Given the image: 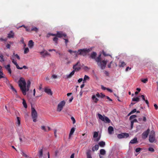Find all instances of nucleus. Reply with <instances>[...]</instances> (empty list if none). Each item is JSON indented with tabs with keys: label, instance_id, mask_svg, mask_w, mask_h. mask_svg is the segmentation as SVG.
Returning <instances> with one entry per match:
<instances>
[{
	"label": "nucleus",
	"instance_id": "f8f14e48",
	"mask_svg": "<svg viewBox=\"0 0 158 158\" xmlns=\"http://www.w3.org/2000/svg\"><path fill=\"white\" fill-rule=\"evenodd\" d=\"M150 130L148 128L146 131L144 132L142 134V138L143 139H145L148 136V134Z\"/></svg>",
	"mask_w": 158,
	"mask_h": 158
},
{
	"label": "nucleus",
	"instance_id": "338daca9",
	"mask_svg": "<svg viewBox=\"0 0 158 158\" xmlns=\"http://www.w3.org/2000/svg\"><path fill=\"white\" fill-rule=\"evenodd\" d=\"M106 97L107 99H108L109 101H112V99H110L108 96H106Z\"/></svg>",
	"mask_w": 158,
	"mask_h": 158
},
{
	"label": "nucleus",
	"instance_id": "680f3d73",
	"mask_svg": "<svg viewBox=\"0 0 158 158\" xmlns=\"http://www.w3.org/2000/svg\"><path fill=\"white\" fill-rule=\"evenodd\" d=\"M144 101H145V103L147 105V106H148V107H149V102H148V101L147 100H145Z\"/></svg>",
	"mask_w": 158,
	"mask_h": 158
},
{
	"label": "nucleus",
	"instance_id": "1a4fd4ad",
	"mask_svg": "<svg viewBox=\"0 0 158 158\" xmlns=\"http://www.w3.org/2000/svg\"><path fill=\"white\" fill-rule=\"evenodd\" d=\"M129 136V134L126 133H122L117 135V137L119 139L127 138Z\"/></svg>",
	"mask_w": 158,
	"mask_h": 158
},
{
	"label": "nucleus",
	"instance_id": "4d7b16f0",
	"mask_svg": "<svg viewBox=\"0 0 158 158\" xmlns=\"http://www.w3.org/2000/svg\"><path fill=\"white\" fill-rule=\"evenodd\" d=\"M21 41V42L23 44H24V46H26V44H25L24 43V40H23V39L22 38V39L21 40H20Z\"/></svg>",
	"mask_w": 158,
	"mask_h": 158
},
{
	"label": "nucleus",
	"instance_id": "9d476101",
	"mask_svg": "<svg viewBox=\"0 0 158 158\" xmlns=\"http://www.w3.org/2000/svg\"><path fill=\"white\" fill-rule=\"evenodd\" d=\"M66 34L62 31H57L56 33V37L59 38H61L63 37H66Z\"/></svg>",
	"mask_w": 158,
	"mask_h": 158
},
{
	"label": "nucleus",
	"instance_id": "aec40b11",
	"mask_svg": "<svg viewBox=\"0 0 158 158\" xmlns=\"http://www.w3.org/2000/svg\"><path fill=\"white\" fill-rule=\"evenodd\" d=\"M138 143V141L137 140V138H135L134 139H132L131 140V141L130 142V143Z\"/></svg>",
	"mask_w": 158,
	"mask_h": 158
},
{
	"label": "nucleus",
	"instance_id": "8fccbe9b",
	"mask_svg": "<svg viewBox=\"0 0 158 158\" xmlns=\"http://www.w3.org/2000/svg\"><path fill=\"white\" fill-rule=\"evenodd\" d=\"M106 96L105 95L102 94V93L100 94V97H101V98H103L105 97H106Z\"/></svg>",
	"mask_w": 158,
	"mask_h": 158
},
{
	"label": "nucleus",
	"instance_id": "a878e982",
	"mask_svg": "<svg viewBox=\"0 0 158 158\" xmlns=\"http://www.w3.org/2000/svg\"><path fill=\"white\" fill-rule=\"evenodd\" d=\"M23 105L24 107L25 108H27V105L26 101L24 99H23Z\"/></svg>",
	"mask_w": 158,
	"mask_h": 158
},
{
	"label": "nucleus",
	"instance_id": "de8ad7c7",
	"mask_svg": "<svg viewBox=\"0 0 158 158\" xmlns=\"http://www.w3.org/2000/svg\"><path fill=\"white\" fill-rule=\"evenodd\" d=\"M141 149L140 148H137L135 149V152H139L141 150Z\"/></svg>",
	"mask_w": 158,
	"mask_h": 158
},
{
	"label": "nucleus",
	"instance_id": "37998d69",
	"mask_svg": "<svg viewBox=\"0 0 158 158\" xmlns=\"http://www.w3.org/2000/svg\"><path fill=\"white\" fill-rule=\"evenodd\" d=\"M148 81V79L147 78L141 80V81L144 83H146Z\"/></svg>",
	"mask_w": 158,
	"mask_h": 158
},
{
	"label": "nucleus",
	"instance_id": "5701e85b",
	"mask_svg": "<svg viewBox=\"0 0 158 158\" xmlns=\"http://www.w3.org/2000/svg\"><path fill=\"white\" fill-rule=\"evenodd\" d=\"M100 155H105L106 154V152L104 149H101L100 151Z\"/></svg>",
	"mask_w": 158,
	"mask_h": 158
},
{
	"label": "nucleus",
	"instance_id": "cd10ccee",
	"mask_svg": "<svg viewBox=\"0 0 158 158\" xmlns=\"http://www.w3.org/2000/svg\"><path fill=\"white\" fill-rule=\"evenodd\" d=\"M139 101V98L137 97L136 98H134L132 99V101L133 102H138Z\"/></svg>",
	"mask_w": 158,
	"mask_h": 158
},
{
	"label": "nucleus",
	"instance_id": "dca6fc26",
	"mask_svg": "<svg viewBox=\"0 0 158 158\" xmlns=\"http://www.w3.org/2000/svg\"><path fill=\"white\" fill-rule=\"evenodd\" d=\"M75 131V128L74 127H73L71 128L69 135V139L70 138L71 135L73 134Z\"/></svg>",
	"mask_w": 158,
	"mask_h": 158
},
{
	"label": "nucleus",
	"instance_id": "423d86ee",
	"mask_svg": "<svg viewBox=\"0 0 158 158\" xmlns=\"http://www.w3.org/2000/svg\"><path fill=\"white\" fill-rule=\"evenodd\" d=\"M98 115L99 118L102 121L105 122L107 123H109L110 122V120L107 117H104L100 114H98Z\"/></svg>",
	"mask_w": 158,
	"mask_h": 158
},
{
	"label": "nucleus",
	"instance_id": "2eb2a0df",
	"mask_svg": "<svg viewBox=\"0 0 158 158\" xmlns=\"http://www.w3.org/2000/svg\"><path fill=\"white\" fill-rule=\"evenodd\" d=\"M97 55V53L96 52H93L92 53H91L90 55V57L91 58L94 59L96 61V60L97 59V57L96 58V56Z\"/></svg>",
	"mask_w": 158,
	"mask_h": 158
},
{
	"label": "nucleus",
	"instance_id": "7c9ffc66",
	"mask_svg": "<svg viewBox=\"0 0 158 158\" xmlns=\"http://www.w3.org/2000/svg\"><path fill=\"white\" fill-rule=\"evenodd\" d=\"M98 132H94V133L93 137L94 138L98 137Z\"/></svg>",
	"mask_w": 158,
	"mask_h": 158
},
{
	"label": "nucleus",
	"instance_id": "6ab92c4d",
	"mask_svg": "<svg viewBox=\"0 0 158 158\" xmlns=\"http://www.w3.org/2000/svg\"><path fill=\"white\" fill-rule=\"evenodd\" d=\"M28 45L29 47L30 48H32L33 47L34 42L32 40H30L29 41Z\"/></svg>",
	"mask_w": 158,
	"mask_h": 158
},
{
	"label": "nucleus",
	"instance_id": "393cba45",
	"mask_svg": "<svg viewBox=\"0 0 158 158\" xmlns=\"http://www.w3.org/2000/svg\"><path fill=\"white\" fill-rule=\"evenodd\" d=\"M92 98L93 100H95L94 101L95 103H97V102L98 101V99L97 98H96V96L95 95H93L92 96Z\"/></svg>",
	"mask_w": 158,
	"mask_h": 158
},
{
	"label": "nucleus",
	"instance_id": "13d9d810",
	"mask_svg": "<svg viewBox=\"0 0 158 158\" xmlns=\"http://www.w3.org/2000/svg\"><path fill=\"white\" fill-rule=\"evenodd\" d=\"M40 53L43 56H44V50L43 51L40 52Z\"/></svg>",
	"mask_w": 158,
	"mask_h": 158
},
{
	"label": "nucleus",
	"instance_id": "6e6d98bb",
	"mask_svg": "<svg viewBox=\"0 0 158 158\" xmlns=\"http://www.w3.org/2000/svg\"><path fill=\"white\" fill-rule=\"evenodd\" d=\"M101 88L103 90H107V88H106V87H104L102 85L101 86Z\"/></svg>",
	"mask_w": 158,
	"mask_h": 158
},
{
	"label": "nucleus",
	"instance_id": "e433bc0d",
	"mask_svg": "<svg viewBox=\"0 0 158 158\" xmlns=\"http://www.w3.org/2000/svg\"><path fill=\"white\" fill-rule=\"evenodd\" d=\"M15 36V34L14 32H13L12 31H10V38H14Z\"/></svg>",
	"mask_w": 158,
	"mask_h": 158
},
{
	"label": "nucleus",
	"instance_id": "c756f323",
	"mask_svg": "<svg viewBox=\"0 0 158 158\" xmlns=\"http://www.w3.org/2000/svg\"><path fill=\"white\" fill-rule=\"evenodd\" d=\"M5 67L8 70V73H10V65L9 64L5 66Z\"/></svg>",
	"mask_w": 158,
	"mask_h": 158
},
{
	"label": "nucleus",
	"instance_id": "58836bf2",
	"mask_svg": "<svg viewBox=\"0 0 158 158\" xmlns=\"http://www.w3.org/2000/svg\"><path fill=\"white\" fill-rule=\"evenodd\" d=\"M148 151L152 152H154V149L152 147H149L148 148Z\"/></svg>",
	"mask_w": 158,
	"mask_h": 158
},
{
	"label": "nucleus",
	"instance_id": "79ce46f5",
	"mask_svg": "<svg viewBox=\"0 0 158 158\" xmlns=\"http://www.w3.org/2000/svg\"><path fill=\"white\" fill-rule=\"evenodd\" d=\"M126 65V64L124 62H121V64L120 66L121 67H124Z\"/></svg>",
	"mask_w": 158,
	"mask_h": 158
},
{
	"label": "nucleus",
	"instance_id": "4be33fe9",
	"mask_svg": "<svg viewBox=\"0 0 158 158\" xmlns=\"http://www.w3.org/2000/svg\"><path fill=\"white\" fill-rule=\"evenodd\" d=\"M99 145L100 147H103L105 145V143L104 141H101L99 143Z\"/></svg>",
	"mask_w": 158,
	"mask_h": 158
},
{
	"label": "nucleus",
	"instance_id": "5fc2aeb1",
	"mask_svg": "<svg viewBox=\"0 0 158 158\" xmlns=\"http://www.w3.org/2000/svg\"><path fill=\"white\" fill-rule=\"evenodd\" d=\"M31 84V82L29 81H27V85L26 86L30 87Z\"/></svg>",
	"mask_w": 158,
	"mask_h": 158
},
{
	"label": "nucleus",
	"instance_id": "72a5a7b5",
	"mask_svg": "<svg viewBox=\"0 0 158 158\" xmlns=\"http://www.w3.org/2000/svg\"><path fill=\"white\" fill-rule=\"evenodd\" d=\"M137 117V116L135 115H132L130 117L129 119L130 120H131L132 119L135 118Z\"/></svg>",
	"mask_w": 158,
	"mask_h": 158
},
{
	"label": "nucleus",
	"instance_id": "ea45409f",
	"mask_svg": "<svg viewBox=\"0 0 158 158\" xmlns=\"http://www.w3.org/2000/svg\"><path fill=\"white\" fill-rule=\"evenodd\" d=\"M84 69L85 71H88L90 69V68H89L87 66H84Z\"/></svg>",
	"mask_w": 158,
	"mask_h": 158
},
{
	"label": "nucleus",
	"instance_id": "412c9836",
	"mask_svg": "<svg viewBox=\"0 0 158 158\" xmlns=\"http://www.w3.org/2000/svg\"><path fill=\"white\" fill-rule=\"evenodd\" d=\"M99 148V146L98 145L96 144L95 145V146L93 147L92 148V151L93 152H94L95 151L97 150Z\"/></svg>",
	"mask_w": 158,
	"mask_h": 158
},
{
	"label": "nucleus",
	"instance_id": "f704fd0d",
	"mask_svg": "<svg viewBox=\"0 0 158 158\" xmlns=\"http://www.w3.org/2000/svg\"><path fill=\"white\" fill-rule=\"evenodd\" d=\"M29 52V49L28 48H25L24 51V53L26 54Z\"/></svg>",
	"mask_w": 158,
	"mask_h": 158
},
{
	"label": "nucleus",
	"instance_id": "c85d7f7f",
	"mask_svg": "<svg viewBox=\"0 0 158 158\" xmlns=\"http://www.w3.org/2000/svg\"><path fill=\"white\" fill-rule=\"evenodd\" d=\"M41 128L42 130H44V131H48L47 127L44 126H41Z\"/></svg>",
	"mask_w": 158,
	"mask_h": 158
},
{
	"label": "nucleus",
	"instance_id": "3c124183",
	"mask_svg": "<svg viewBox=\"0 0 158 158\" xmlns=\"http://www.w3.org/2000/svg\"><path fill=\"white\" fill-rule=\"evenodd\" d=\"M3 56L2 55H1L0 56V58H1V60H0V61H4V59L3 58Z\"/></svg>",
	"mask_w": 158,
	"mask_h": 158
},
{
	"label": "nucleus",
	"instance_id": "c9c22d12",
	"mask_svg": "<svg viewBox=\"0 0 158 158\" xmlns=\"http://www.w3.org/2000/svg\"><path fill=\"white\" fill-rule=\"evenodd\" d=\"M89 77L87 75H85L84 76L83 81H85L87 80H89Z\"/></svg>",
	"mask_w": 158,
	"mask_h": 158
},
{
	"label": "nucleus",
	"instance_id": "4c0bfd02",
	"mask_svg": "<svg viewBox=\"0 0 158 158\" xmlns=\"http://www.w3.org/2000/svg\"><path fill=\"white\" fill-rule=\"evenodd\" d=\"M102 53L103 55L105 56H110V55L109 54L106 53V52H104V51H102Z\"/></svg>",
	"mask_w": 158,
	"mask_h": 158
},
{
	"label": "nucleus",
	"instance_id": "0eeeda50",
	"mask_svg": "<svg viewBox=\"0 0 158 158\" xmlns=\"http://www.w3.org/2000/svg\"><path fill=\"white\" fill-rule=\"evenodd\" d=\"M155 131L152 130L151 131L149 135V140L150 143H153L155 140Z\"/></svg>",
	"mask_w": 158,
	"mask_h": 158
},
{
	"label": "nucleus",
	"instance_id": "bb28decb",
	"mask_svg": "<svg viewBox=\"0 0 158 158\" xmlns=\"http://www.w3.org/2000/svg\"><path fill=\"white\" fill-rule=\"evenodd\" d=\"M39 154L40 157H41L43 155V150L41 149L39 151Z\"/></svg>",
	"mask_w": 158,
	"mask_h": 158
},
{
	"label": "nucleus",
	"instance_id": "f03ea898",
	"mask_svg": "<svg viewBox=\"0 0 158 158\" xmlns=\"http://www.w3.org/2000/svg\"><path fill=\"white\" fill-rule=\"evenodd\" d=\"M18 83L19 86V87L23 94L24 95H26V83L23 77H20L18 81Z\"/></svg>",
	"mask_w": 158,
	"mask_h": 158
},
{
	"label": "nucleus",
	"instance_id": "bf43d9fd",
	"mask_svg": "<svg viewBox=\"0 0 158 158\" xmlns=\"http://www.w3.org/2000/svg\"><path fill=\"white\" fill-rule=\"evenodd\" d=\"M133 124H134V123H133V121H131V129H132L133 127Z\"/></svg>",
	"mask_w": 158,
	"mask_h": 158
},
{
	"label": "nucleus",
	"instance_id": "49530a36",
	"mask_svg": "<svg viewBox=\"0 0 158 158\" xmlns=\"http://www.w3.org/2000/svg\"><path fill=\"white\" fill-rule=\"evenodd\" d=\"M22 155L25 157H28V156L23 152H22Z\"/></svg>",
	"mask_w": 158,
	"mask_h": 158
},
{
	"label": "nucleus",
	"instance_id": "ddd939ff",
	"mask_svg": "<svg viewBox=\"0 0 158 158\" xmlns=\"http://www.w3.org/2000/svg\"><path fill=\"white\" fill-rule=\"evenodd\" d=\"M44 91L48 95H52V92L51 91L50 89H49L47 87L45 88Z\"/></svg>",
	"mask_w": 158,
	"mask_h": 158
},
{
	"label": "nucleus",
	"instance_id": "774afa93",
	"mask_svg": "<svg viewBox=\"0 0 158 158\" xmlns=\"http://www.w3.org/2000/svg\"><path fill=\"white\" fill-rule=\"evenodd\" d=\"M143 122H145L147 121L146 118L145 117H143Z\"/></svg>",
	"mask_w": 158,
	"mask_h": 158
},
{
	"label": "nucleus",
	"instance_id": "7ed1b4c3",
	"mask_svg": "<svg viewBox=\"0 0 158 158\" xmlns=\"http://www.w3.org/2000/svg\"><path fill=\"white\" fill-rule=\"evenodd\" d=\"M80 64V61H78L76 64H74L73 67L74 69L70 74L67 75V78H70L74 74L75 71H78L81 69L80 65H78Z\"/></svg>",
	"mask_w": 158,
	"mask_h": 158
},
{
	"label": "nucleus",
	"instance_id": "e2e57ef3",
	"mask_svg": "<svg viewBox=\"0 0 158 158\" xmlns=\"http://www.w3.org/2000/svg\"><path fill=\"white\" fill-rule=\"evenodd\" d=\"M136 111V109H134L133 110H132L131 112V113L133 114Z\"/></svg>",
	"mask_w": 158,
	"mask_h": 158
},
{
	"label": "nucleus",
	"instance_id": "f257e3e1",
	"mask_svg": "<svg viewBox=\"0 0 158 158\" xmlns=\"http://www.w3.org/2000/svg\"><path fill=\"white\" fill-rule=\"evenodd\" d=\"M101 56V54L98 56L96 60V62L97 63L98 65L100 68L101 69L103 70L105 68L108 61L107 60H103L102 61Z\"/></svg>",
	"mask_w": 158,
	"mask_h": 158
},
{
	"label": "nucleus",
	"instance_id": "a18cd8bd",
	"mask_svg": "<svg viewBox=\"0 0 158 158\" xmlns=\"http://www.w3.org/2000/svg\"><path fill=\"white\" fill-rule=\"evenodd\" d=\"M51 78L54 79H56L57 78V76L55 74H53Z\"/></svg>",
	"mask_w": 158,
	"mask_h": 158
},
{
	"label": "nucleus",
	"instance_id": "052dcab7",
	"mask_svg": "<svg viewBox=\"0 0 158 158\" xmlns=\"http://www.w3.org/2000/svg\"><path fill=\"white\" fill-rule=\"evenodd\" d=\"M23 27L25 28H26V30L27 31H30V29H29L27 28L25 26H24V25H23V26H21V27Z\"/></svg>",
	"mask_w": 158,
	"mask_h": 158
},
{
	"label": "nucleus",
	"instance_id": "603ef678",
	"mask_svg": "<svg viewBox=\"0 0 158 158\" xmlns=\"http://www.w3.org/2000/svg\"><path fill=\"white\" fill-rule=\"evenodd\" d=\"M71 119L73 121V123L74 124L75 123V120L73 117H71Z\"/></svg>",
	"mask_w": 158,
	"mask_h": 158
},
{
	"label": "nucleus",
	"instance_id": "864d4df0",
	"mask_svg": "<svg viewBox=\"0 0 158 158\" xmlns=\"http://www.w3.org/2000/svg\"><path fill=\"white\" fill-rule=\"evenodd\" d=\"M0 40L2 41H6L7 40V38H5V39H3L2 38H1L0 39Z\"/></svg>",
	"mask_w": 158,
	"mask_h": 158
},
{
	"label": "nucleus",
	"instance_id": "f3484780",
	"mask_svg": "<svg viewBox=\"0 0 158 158\" xmlns=\"http://www.w3.org/2000/svg\"><path fill=\"white\" fill-rule=\"evenodd\" d=\"M114 131L113 127L112 126H109L108 128V133L110 134H112V132Z\"/></svg>",
	"mask_w": 158,
	"mask_h": 158
},
{
	"label": "nucleus",
	"instance_id": "c03bdc74",
	"mask_svg": "<svg viewBox=\"0 0 158 158\" xmlns=\"http://www.w3.org/2000/svg\"><path fill=\"white\" fill-rule=\"evenodd\" d=\"M10 89H11L13 91L15 92V93H17L16 90L14 88V87L10 85Z\"/></svg>",
	"mask_w": 158,
	"mask_h": 158
},
{
	"label": "nucleus",
	"instance_id": "9b49d317",
	"mask_svg": "<svg viewBox=\"0 0 158 158\" xmlns=\"http://www.w3.org/2000/svg\"><path fill=\"white\" fill-rule=\"evenodd\" d=\"M12 63L16 66V68L18 69H22L23 68H24V69H27V67L25 65H24L22 67H19V65L17 63L16 60H13Z\"/></svg>",
	"mask_w": 158,
	"mask_h": 158
},
{
	"label": "nucleus",
	"instance_id": "20e7f679",
	"mask_svg": "<svg viewBox=\"0 0 158 158\" xmlns=\"http://www.w3.org/2000/svg\"><path fill=\"white\" fill-rule=\"evenodd\" d=\"M90 51L89 49H83L79 50L78 52L76 51H73V53H75L77 56V55L79 54L85 56L86 53Z\"/></svg>",
	"mask_w": 158,
	"mask_h": 158
},
{
	"label": "nucleus",
	"instance_id": "a211bd4d",
	"mask_svg": "<svg viewBox=\"0 0 158 158\" xmlns=\"http://www.w3.org/2000/svg\"><path fill=\"white\" fill-rule=\"evenodd\" d=\"M91 151L89 150L86 152L87 158H92L91 156Z\"/></svg>",
	"mask_w": 158,
	"mask_h": 158
},
{
	"label": "nucleus",
	"instance_id": "2f4dec72",
	"mask_svg": "<svg viewBox=\"0 0 158 158\" xmlns=\"http://www.w3.org/2000/svg\"><path fill=\"white\" fill-rule=\"evenodd\" d=\"M57 37L55 36L53 38V41H54L56 44H58V39Z\"/></svg>",
	"mask_w": 158,
	"mask_h": 158
},
{
	"label": "nucleus",
	"instance_id": "a19ab883",
	"mask_svg": "<svg viewBox=\"0 0 158 158\" xmlns=\"http://www.w3.org/2000/svg\"><path fill=\"white\" fill-rule=\"evenodd\" d=\"M4 77V75L1 71H0V79Z\"/></svg>",
	"mask_w": 158,
	"mask_h": 158
},
{
	"label": "nucleus",
	"instance_id": "09e8293b",
	"mask_svg": "<svg viewBox=\"0 0 158 158\" xmlns=\"http://www.w3.org/2000/svg\"><path fill=\"white\" fill-rule=\"evenodd\" d=\"M49 53H48L47 51H45L44 50V56H45L47 55H49Z\"/></svg>",
	"mask_w": 158,
	"mask_h": 158
},
{
	"label": "nucleus",
	"instance_id": "6e6552de",
	"mask_svg": "<svg viewBox=\"0 0 158 158\" xmlns=\"http://www.w3.org/2000/svg\"><path fill=\"white\" fill-rule=\"evenodd\" d=\"M65 102L64 101L60 102L58 104L57 107V110L58 112H60L63 109L64 106Z\"/></svg>",
	"mask_w": 158,
	"mask_h": 158
},
{
	"label": "nucleus",
	"instance_id": "69168bd1",
	"mask_svg": "<svg viewBox=\"0 0 158 158\" xmlns=\"http://www.w3.org/2000/svg\"><path fill=\"white\" fill-rule=\"evenodd\" d=\"M64 40H65V43L66 44V45H67V43L69 42L68 40L66 39H64Z\"/></svg>",
	"mask_w": 158,
	"mask_h": 158
},
{
	"label": "nucleus",
	"instance_id": "b1692460",
	"mask_svg": "<svg viewBox=\"0 0 158 158\" xmlns=\"http://www.w3.org/2000/svg\"><path fill=\"white\" fill-rule=\"evenodd\" d=\"M16 124L17 126H19L20 124V120L19 117H17Z\"/></svg>",
	"mask_w": 158,
	"mask_h": 158
},
{
	"label": "nucleus",
	"instance_id": "39448f33",
	"mask_svg": "<svg viewBox=\"0 0 158 158\" xmlns=\"http://www.w3.org/2000/svg\"><path fill=\"white\" fill-rule=\"evenodd\" d=\"M31 115L32 118L33 119V121L34 122H36L37 121V112L35 109L32 107H31Z\"/></svg>",
	"mask_w": 158,
	"mask_h": 158
},
{
	"label": "nucleus",
	"instance_id": "0e129e2a",
	"mask_svg": "<svg viewBox=\"0 0 158 158\" xmlns=\"http://www.w3.org/2000/svg\"><path fill=\"white\" fill-rule=\"evenodd\" d=\"M154 106L155 107V109H156V110H157L158 109V106H157V105L156 104H154Z\"/></svg>",
	"mask_w": 158,
	"mask_h": 158
},
{
	"label": "nucleus",
	"instance_id": "473e14b6",
	"mask_svg": "<svg viewBox=\"0 0 158 158\" xmlns=\"http://www.w3.org/2000/svg\"><path fill=\"white\" fill-rule=\"evenodd\" d=\"M38 31V29L36 27H33L31 29V31H34L35 32H37Z\"/></svg>",
	"mask_w": 158,
	"mask_h": 158
},
{
	"label": "nucleus",
	"instance_id": "4468645a",
	"mask_svg": "<svg viewBox=\"0 0 158 158\" xmlns=\"http://www.w3.org/2000/svg\"><path fill=\"white\" fill-rule=\"evenodd\" d=\"M16 58L18 60H20V58L19 56L17 54H15L14 53H13V55L12 56V62L13 60H15V58Z\"/></svg>",
	"mask_w": 158,
	"mask_h": 158
}]
</instances>
